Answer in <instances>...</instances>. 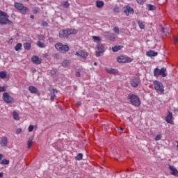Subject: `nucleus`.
Instances as JSON below:
<instances>
[{"label":"nucleus","mask_w":178,"mask_h":178,"mask_svg":"<svg viewBox=\"0 0 178 178\" xmlns=\"http://www.w3.org/2000/svg\"><path fill=\"white\" fill-rule=\"evenodd\" d=\"M29 91H30L31 94H37V92H38V90L37 89V88L33 86L29 87Z\"/></svg>","instance_id":"nucleus-20"},{"label":"nucleus","mask_w":178,"mask_h":178,"mask_svg":"<svg viewBox=\"0 0 178 178\" xmlns=\"http://www.w3.org/2000/svg\"><path fill=\"white\" fill-rule=\"evenodd\" d=\"M13 118L15 120H19V113H17L16 111H14L13 113Z\"/></svg>","instance_id":"nucleus-32"},{"label":"nucleus","mask_w":178,"mask_h":178,"mask_svg":"<svg viewBox=\"0 0 178 178\" xmlns=\"http://www.w3.org/2000/svg\"><path fill=\"white\" fill-rule=\"evenodd\" d=\"M20 133H22V129L18 128L16 130V134H20Z\"/></svg>","instance_id":"nucleus-48"},{"label":"nucleus","mask_w":178,"mask_h":178,"mask_svg":"<svg viewBox=\"0 0 178 178\" xmlns=\"http://www.w3.org/2000/svg\"><path fill=\"white\" fill-rule=\"evenodd\" d=\"M130 84L134 88H137L138 86H141V80L140 79V77L136 76L131 79Z\"/></svg>","instance_id":"nucleus-6"},{"label":"nucleus","mask_w":178,"mask_h":178,"mask_svg":"<svg viewBox=\"0 0 178 178\" xmlns=\"http://www.w3.org/2000/svg\"><path fill=\"white\" fill-rule=\"evenodd\" d=\"M94 65H95V66H97V63L95 62V63H94Z\"/></svg>","instance_id":"nucleus-63"},{"label":"nucleus","mask_w":178,"mask_h":178,"mask_svg":"<svg viewBox=\"0 0 178 178\" xmlns=\"http://www.w3.org/2000/svg\"><path fill=\"white\" fill-rule=\"evenodd\" d=\"M128 99L130 100V102L134 105V106H140L141 102H140V97H138L136 95H129L128 96Z\"/></svg>","instance_id":"nucleus-2"},{"label":"nucleus","mask_w":178,"mask_h":178,"mask_svg":"<svg viewBox=\"0 0 178 178\" xmlns=\"http://www.w3.org/2000/svg\"><path fill=\"white\" fill-rule=\"evenodd\" d=\"M56 94H58V90H56V89H52L51 90V101H54V99H55V97H56Z\"/></svg>","instance_id":"nucleus-22"},{"label":"nucleus","mask_w":178,"mask_h":178,"mask_svg":"<svg viewBox=\"0 0 178 178\" xmlns=\"http://www.w3.org/2000/svg\"><path fill=\"white\" fill-rule=\"evenodd\" d=\"M169 169L171 171V175L178 177V170H177V169H176L175 167H173L170 165H169Z\"/></svg>","instance_id":"nucleus-17"},{"label":"nucleus","mask_w":178,"mask_h":178,"mask_svg":"<svg viewBox=\"0 0 178 178\" xmlns=\"http://www.w3.org/2000/svg\"><path fill=\"white\" fill-rule=\"evenodd\" d=\"M122 48H123V46L115 45L113 47H112V50L113 52H118V51H120V49H122Z\"/></svg>","instance_id":"nucleus-27"},{"label":"nucleus","mask_w":178,"mask_h":178,"mask_svg":"<svg viewBox=\"0 0 178 178\" xmlns=\"http://www.w3.org/2000/svg\"><path fill=\"white\" fill-rule=\"evenodd\" d=\"M92 40L94 42H100L102 41V39L99 36H92Z\"/></svg>","instance_id":"nucleus-30"},{"label":"nucleus","mask_w":178,"mask_h":178,"mask_svg":"<svg viewBox=\"0 0 178 178\" xmlns=\"http://www.w3.org/2000/svg\"><path fill=\"white\" fill-rule=\"evenodd\" d=\"M59 37L60 38H67V37H69V34L67 33V29L60 31Z\"/></svg>","instance_id":"nucleus-14"},{"label":"nucleus","mask_w":178,"mask_h":178,"mask_svg":"<svg viewBox=\"0 0 178 178\" xmlns=\"http://www.w3.org/2000/svg\"><path fill=\"white\" fill-rule=\"evenodd\" d=\"M76 56L81 58L82 59H87V56H88V53L87 51L80 50L76 52Z\"/></svg>","instance_id":"nucleus-9"},{"label":"nucleus","mask_w":178,"mask_h":178,"mask_svg":"<svg viewBox=\"0 0 178 178\" xmlns=\"http://www.w3.org/2000/svg\"><path fill=\"white\" fill-rule=\"evenodd\" d=\"M62 6H63L64 8H69L70 6V3H69V1H63L62 3Z\"/></svg>","instance_id":"nucleus-34"},{"label":"nucleus","mask_w":178,"mask_h":178,"mask_svg":"<svg viewBox=\"0 0 178 178\" xmlns=\"http://www.w3.org/2000/svg\"><path fill=\"white\" fill-rule=\"evenodd\" d=\"M55 48L63 54H65L69 51V46L67 45H55Z\"/></svg>","instance_id":"nucleus-8"},{"label":"nucleus","mask_w":178,"mask_h":178,"mask_svg":"<svg viewBox=\"0 0 178 178\" xmlns=\"http://www.w3.org/2000/svg\"><path fill=\"white\" fill-rule=\"evenodd\" d=\"M24 45H30V44H29L28 42L24 44Z\"/></svg>","instance_id":"nucleus-60"},{"label":"nucleus","mask_w":178,"mask_h":178,"mask_svg":"<svg viewBox=\"0 0 178 178\" xmlns=\"http://www.w3.org/2000/svg\"><path fill=\"white\" fill-rule=\"evenodd\" d=\"M31 19H34V15H31Z\"/></svg>","instance_id":"nucleus-58"},{"label":"nucleus","mask_w":178,"mask_h":178,"mask_svg":"<svg viewBox=\"0 0 178 178\" xmlns=\"http://www.w3.org/2000/svg\"><path fill=\"white\" fill-rule=\"evenodd\" d=\"M0 177H3V172H0Z\"/></svg>","instance_id":"nucleus-56"},{"label":"nucleus","mask_w":178,"mask_h":178,"mask_svg":"<svg viewBox=\"0 0 178 178\" xmlns=\"http://www.w3.org/2000/svg\"><path fill=\"white\" fill-rule=\"evenodd\" d=\"M76 77H80V72H76V74H75Z\"/></svg>","instance_id":"nucleus-52"},{"label":"nucleus","mask_w":178,"mask_h":178,"mask_svg":"<svg viewBox=\"0 0 178 178\" xmlns=\"http://www.w3.org/2000/svg\"><path fill=\"white\" fill-rule=\"evenodd\" d=\"M161 32H162L163 37H166V35H168V33H165V28L161 29Z\"/></svg>","instance_id":"nucleus-43"},{"label":"nucleus","mask_w":178,"mask_h":178,"mask_svg":"<svg viewBox=\"0 0 178 178\" xmlns=\"http://www.w3.org/2000/svg\"><path fill=\"white\" fill-rule=\"evenodd\" d=\"M0 144L1 147H6V145H8V138L6 137L2 138L0 141Z\"/></svg>","instance_id":"nucleus-21"},{"label":"nucleus","mask_w":178,"mask_h":178,"mask_svg":"<svg viewBox=\"0 0 178 178\" xmlns=\"http://www.w3.org/2000/svg\"><path fill=\"white\" fill-rule=\"evenodd\" d=\"M67 33H68V36L72 34H77V30L73 29H67Z\"/></svg>","instance_id":"nucleus-25"},{"label":"nucleus","mask_w":178,"mask_h":178,"mask_svg":"<svg viewBox=\"0 0 178 178\" xmlns=\"http://www.w3.org/2000/svg\"><path fill=\"white\" fill-rule=\"evenodd\" d=\"M34 144V142L33 141V138L31 137L29 138L27 141V148L28 149H30L31 148V146Z\"/></svg>","instance_id":"nucleus-24"},{"label":"nucleus","mask_w":178,"mask_h":178,"mask_svg":"<svg viewBox=\"0 0 178 178\" xmlns=\"http://www.w3.org/2000/svg\"><path fill=\"white\" fill-rule=\"evenodd\" d=\"M62 66H63V67H69V66H70V60H64L62 63Z\"/></svg>","instance_id":"nucleus-26"},{"label":"nucleus","mask_w":178,"mask_h":178,"mask_svg":"<svg viewBox=\"0 0 178 178\" xmlns=\"http://www.w3.org/2000/svg\"><path fill=\"white\" fill-rule=\"evenodd\" d=\"M7 88H8V86H3V87L0 86V92H3L6 91Z\"/></svg>","instance_id":"nucleus-40"},{"label":"nucleus","mask_w":178,"mask_h":178,"mask_svg":"<svg viewBox=\"0 0 178 178\" xmlns=\"http://www.w3.org/2000/svg\"><path fill=\"white\" fill-rule=\"evenodd\" d=\"M13 42V39H10L8 42V44H12Z\"/></svg>","instance_id":"nucleus-54"},{"label":"nucleus","mask_w":178,"mask_h":178,"mask_svg":"<svg viewBox=\"0 0 178 178\" xmlns=\"http://www.w3.org/2000/svg\"><path fill=\"white\" fill-rule=\"evenodd\" d=\"M154 77H159V76L166 77V76H168V74H166V68L163 67L161 70H159V68H155L154 70Z\"/></svg>","instance_id":"nucleus-3"},{"label":"nucleus","mask_w":178,"mask_h":178,"mask_svg":"<svg viewBox=\"0 0 178 178\" xmlns=\"http://www.w3.org/2000/svg\"><path fill=\"white\" fill-rule=\"evenodd\" d=\"M106 35H107V38H108L110 41H116V38H118L117 35L113 33L108 32Z\"/></svg>","instance_id":"nucleus-13"},{"label":"nucleus","mask_w":178,"mask_h":178,"mask_svg":"<svg viewBox=\"0 0 178 178\" xmlns=\"http://www.w3.org/2000/svg\"><path fill=\"white\" fill-rule=\"evenodd\" d=\"M113 12H116V13H119V8H118V6L115 7L113 9Z\"/></svg>","instance_id":"nucleus-50"},{"label":"nucleus","mask_w":178,"mask_h":178,"mask_svg":"<svg viewBox=\"0 0 178 178\" xmlns=\"http://www.w3.org/2000/svg\"><path fill=\"white\" fill-rule=\"evenodd\" d=\"M17 45H22V43H17Z\"/></svg>","instance_id":"nucleus-62"},{"label":"nucleus","mask_w":178,"mask_h":178,"mask_svg":"<svg viewBox=\"0 0 178 178\" xmlns=\"http://www.w3.org/2000/svg\"><path fill=\"white\" fill-rule=\"evenodd\" d=\"M168 114L165 117V121L167 123H171L172 119H173V114L170 111H168Z\"/></svg>","instance_id":"nucleus-18"},{"label":"nucleus","mask_w":178,"mask_h":178,"mask_svg":"<svg viewBox=\"0 0 178 178\" xmlns=\"http://www.w3.org/2000/svg\"><path fill=\"white\" fill-rule=\"evenodd\" d=\"M31 61L34 65H41L42 59L38 57V56H33L31 57Z\"/></svg>","instance_id":"nucleus-10"},{"label":"nucleus","mask_w":178,"mask_h":178,"mask_svg":"<svg viewBox=\"0 0 178 178\" xmlns=\"http://www.w3.org/2000/svg\"><path fill=\"white\" fill-rule=\"evenodd\" d=\"M15 49V51H20L22 49V45H16Z\"/></svg>","instance_id":"nucleus-44"},{"label":"nucleus","mask_w":178,"mask_h":178,"mask_svg":"<svg viewBox=\"0 0 178 178\" xmlns=\"http://www.w3.org/2000/svg\"><path fill=\"white\" fill-rule=\"evenodd\" d=\"M33 13L34 15H37V13H38V10L37 9L34 8L33 10Z\"/></svg>","instance_id":"nucleus-51"},{"label":"nucleus","mask_w":178,"mask_h":178,"mask_svg":"<svg viewBox=\"0 0 178 178\" xmlns=\"http://www.w3.org/2000/svg\"><path fill=\"white\" fill-rule=\"evenodd\" d=\"M118 63H130L131 62V58L126 56H120L117 58Z\"/></svg>","instance_id":"nucleus-7"},{"label":"nucleus","mask_w":178,"mask_h":178,"mask_svg":"<svg viewBox=\"0 0 178 178\" xmlns=\"http://www.w3.org/2000/svg\"><path fill=\"white\" fill-rule=\"evenodd\" d=\"M42 26H43L44 27L48 26V22H45V21H43L42 22Z\"/></svg>","instance_id":"nucleus-49"},{"label":"nucleus","mask_w":178,"mask_h":178,"mask_svg":"<svg viewBox=\"0 0 178 178\" xmlns=\"http://www.w3.org/2000/svg\"><path fill=\"white\" fill-rule=\"evenodd\" d=\"M2 159V154H0V161Z\"/></svg>","instance_id":"nucleus-61"},{"label":"nucleus","mask_w":178,"mask_h":178,"mask_svg":"<svg viewBox=\"0 0 178 178\" xmlns=\"http://www.w3.org/2000/svg\"><path fill=\"white\" fill-rule=\"evenodd\" d=\"M173 41L175 42V44H177L178 42V38L176 36H172Z\"/></svg>","instance_id":"nucleus-45"},{"label":"nucleus","mask_w":178,"mask_h":178,"mask_svg":"<svg viewBox=\"0 0 178 178\" xmlns=\"http://www.w3.org/2000/svg\"><path fill=\"white\" fill-rule=\"evenodd\" d=\"M0 79H6V72H0Z\"/></svg>","instance_id":"nucleus-36"},{"label":"nucleus","mask_w":178,"mask_h":178,"mask_svg":"<svg viewBox=\"0 0 178 178\" xmlns=\"http://www.w3.org/2000/svg\"><path fill=\"white\" fill-rule=\"evenodd\" d=\"M105 70L107 73H109V74H118V73H119L117 69L106 67Z\"/></svg>","instance_id":"nucleus-16"},{"label":"nucleus","mask_w":178,"mask_h":178,"mask_svg":"<svg viewBox=\"0 0 178 178\" xmlns=\"http://www.w3.org/2000/svg\"><path fill=\"white\" fill-rule=\"evenodd\" d=\"M147 56H149V58H152V56H157L158 52H156L154 50H150L146 53Z\"/></svg>","instance_id":"nucleus-19"},{"label":"nucleus","mask_w":178,"mask_h":178,"mask_svg":"<svg viewBox=\"0 0 178 178\" xmlns=\"http://www.w3.org/2000/svg\"><path fill=\"white\" fill-rule=\"evenodd\" d=\"M105 5V3H104L103 1L97 0L96 1V7L101 9Z\"/></svg>","instance_id":"nucleus-23"},{"label":"nucleus","mask_w":178,"mask_h":178,"mask_svg":"<svg viewBox=\"0 0 178 178\" xmlns=\"http://www.w3.org/2000/svg\"><path fill=\"white\" fill-rule=\"evenodd\" d=\"M33 130H34V126L33 125H30L28 128V131L29 133H31V131H33Z\"/></svg>","instance_id":"nucleus-42"},{"label":"nucleus","mask_w":178,"mask_h":178,"mask_svg":"<svg viewBox=\"0 0 178 178\" xmlns=\"http://www.w3.org/2000/svg\"><path fill=\"white\" fill-rule=\"evenodd\" d=\"M162 138V135L159 134L155 137V140L156 141H159V140H161Z\"/></svg>","instance_id":"nucleus-41"},{"label":"nucleus","mask_w":178,"mask_h":178,"mask_svg":"<svg viewBox=\"0 0 178 178\" xmlns=\"http://www.w3.org/2000/svg\"><path fill=\"white\" fill-rule=\"evenodd\" d=\"M0 24H9L10 26H12L13 22L8 18L0 17Z\"/></svg>","instance_id":"nucleus-12"},{"label":"nucleus","mask_w":178,"mask_h":178,"mask_svg":"<svg viewBox=\"0 0 178 178\" xmlns=\"http://www.w3.org/2000/svg\"><path fill=\"white\" fill-rule=\"evenodd\" d=\"M51 74H52L53 76L56 74V70H51L50 72Z\"/></svg>","instance_id":"nucleus-47"},{"label":"nucleus","mask_w":178,"mask_h":178,"mask_svg":"<svg viewBox=\"0 0 178 178\" xmlns=\"http://www.w3.org/2000/svg\"><path fill=\"white\" fill-rule=\"evenodd\" d=\"M81 102H76V106H81Z\"/></svg>","instance_id":"nucleus-53"},{"label":"nucleus","mask_w":178,"mask_h":178,"mask_svg":"<svg viewBox=\"0 0 178 178\" xmlns=\"http://www.w3.org/2000/svg\"><path fill=\"white\" fill-rule=\"evenodd\" d=\"M104 45H98L97 51H96V56H101V54H104Z\"/></svg>","instance_id":"nucleus-15"},{"label":"nucleus","mask_w":178,"mask_h":178,"mask_svg":"<svg viewBox=\"0 0 178 178\" xmlns=\"http://www.w3.org/2000/svg\"><path fill=\"white\" fill-rule=\"evenodd\" d=\"M153 84H154V89L158 92H165L163 84L161 83V81L156 80L153 82Z\"/></svg>","instance_id":"nucleus-4"},{"label":"nucleus","mask_w":178,"mask_h":178,"mask_svg":"<svg viewBox=\"0 0 178 178\" xmlns=\"http://www.w3.org/2000/svg\"><path fill=\"white\" fill-rule=\"evenodd\" d=\"M9 160H6L5 159L0 162L1 165H9Z\"/></svg>","instance_id":"nucleus-35"},{"label":"nucleus","mask_w":178,"mask_h":178,"mask_svg":"<svg viewBox=\"0 0 178 178\" xmlns=\"http://www.w3.org/2000/svg\"><path fill=\"white\" fill-rule=\"evenodd\" d=\"M8 17V14L2 10H0V17Z\"/></svg>","instance_id":"nucleus-37"},{"label":"nucleus","mask_w":178,"mask_h":178,"mask_svg":"<svg viewBox=\"0 0 178 178\" xmlns=\"http://www.w3.org/2000/svg\"><path fill=\"white\" fill-rule=\"evenodd\" d=\"M136 2L138 5H144V3H145V0H136Z\"/></svg>","instance_id":"nucleus-39"},{"label":"nucleus","mask_w":178,"mask_h":178,"mask_svg":"<svg viewBox=\"0 0 178 178\" xmlns=\"http://www.w3.org/2000/svg\"><path fill=\"white\" fill-rule=\"evenodd\" d=\"M31 48V45H26V46H24V49H26V51L30 50Z\"/></svg>","instance_id":"nucleus-46"},{"label":"nucleus","mask_w":178,"mask_h":178,"mask_svg":"<svg viewBox=\"0 0 178 178\" xmlns=\"http://www.w3.org/2000/svg\"><path fill=\"white\" fill-rule=\"evenodd\" d=\"M56 45H62V43H57Z\"/></svg>","instance_id":"nucleus-59"},{"label":"nucleus","mask_w":178,"mask_h":178,"mask_svg":"<svg viewBox=\"0 0 178 178\" xmlns=\"http://www.w3.org/2000/svg\"><path fill=\"white\" fill-rule=\"evenodd\" d=\"M147 8H148L149 10H155V9H156V7H155V6H154L152 4H148Z\"/></svg>","instance_id":"nucleus-33"},{"label":"nucleus","mask_w":178,"mask_h":178,"mask_svg":"<svg viewBox=\"0 0 178 178\" xmlns=\"http://www.w3.org/2000/svg\"><path fill=\"white\" fill-rule=\"evenodd\" d=\"M124 9V13L127 16H129L130 15H132V13H134V10H133L130 6H125Z\"/></svg>","instance_id":"nucleus-11"},{"label":"nucleus","mask_w":178,"mask_h":178,"mask_svg":"<svg viewBox=\"0 0 178 178\" xmlns=\"http://www.w3.org/2000/svg\"><path fill=\"white\" fill-rule=\"evenodd\" d=\"M113 31V33H115L114 34H115V35L117 36H118L120 34V30L119 29L118 26L114 27Z\"/></svg>","instance_id":"nucleus-28"},{"label":"nucleus","mask_w":178,"mask_h":178,"mask_svg":"<svg viewBox=\"0 0 178 178\" xmlns=\"http://www.w3.org/2000/svg\"><path fill=\"white\" fill-rule=\"evenodd\" d=\"M137 23L141 30H144L145 29V25H144V23L142 21L138 20Z\"/></svg>","instance_id":"nucleus-29"},{"label":"nucleus","mask_w":178,"mask_h":178,"mask_svg":"<svg viewBox=\"0 0 178 178\" xmlns=\"http://www.w3.org/2000/svg\"><path fill=\"white\" fill-rule=\"evenodd\" d=\"M38 39L40 40V41H43V40H45V36H44V35H39L38 36Z\"/></svg>","instance_id":"nucleus-38"},{"label":"nucleus","mask_w":178,"mask_h":178,"mask_svg":"<svg viewBox=\"0 0 178 178\" xmlns=\"http://www.w3.org/2000/svg\"><path fill=\"white\" fill-rule=\"evenodd\" d=\"M37 45H42V43H41V42L38 41L37 43Z\"/></svg>","instance_id":"nucleus-55"},{"label":"nucleus","mask_w":178,"mask_h":178,"mask_svg":"<svg viewBox=\"0 0 178 178\" xmlns=\"http://www.w3.org/2000/svg\"><path fill=\"white\" fill-rule=\"evenodd\" d=\"M3 101L6 103V104H13V102H15V99H13V97H12V96H10V95H9L8 92H4L3 94Z\"/></svg>","instance_id":"nucleus-5"},{"label":"nucleus","mask_w":178,"mask_h":178,"mask_svg":"<svg viewBox=\"0 0 178 178\" xmlns=\"http://www.w3.org/2000/svg\"><path fill=\"white\" fill-rule=\"evenodd\" d=\"M120 130H123V128H121Z\"/></svg>","instance_id":"nucleus-64"},{"label":"nucleus","mask_w":178,"mask_h":178,"mask_svg":"<svg viewBox=\"0 0 178 178\" xmlns=\"http://www.w3.org/2000/svg\"><path fill=\"white\" fill-rule=\"evenodd\" d=\"M76 161H81L83 159V154L82 153H79L76 154L75 157Z\"/></svg>","instance_id":"nucleus-31"},{"label":"nucleus","mask_w":178,"mask_h":178,"mask_svg":"<svg viewBox=\"0 0 178 178\" xmlns=\"http://www.w3.org/2000/svg\"><path fill=\"white\" fill-rule=\"evenodd\" d=\"M14 6L17 9V10H19L20 13H22V15H26V13L29 12L30 10L29 8L24 6V4L22 3L15 2L14 3Z\"/></svg>","instance_id":"nucleus-1"},{"label":"nucleus","mask_w":178,"mask_h":178,"mask_svg":"<svg viewBox=\"0 0 178 178\" xmlns=\"http://www.w3.org/2000/svg\"><path fill=\"white\" fill-rule=\"evenodd\" d=\"M40 48H44V45H39Z\"/></svg>","instance_id":"nucleus-57"}]
</instances>
